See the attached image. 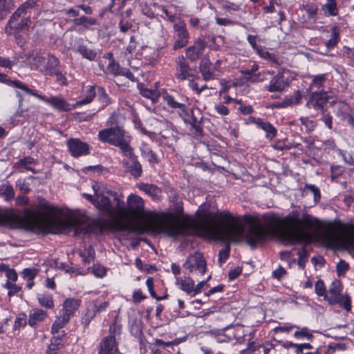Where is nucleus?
I'll return each instance as SVG.
<instances>
[{
	"instance_id": "obj_1",
	"label": "nucleus",
	"mask_w": 354,
	"mask_h": 354,
	"mask_svg": "<svg viewBox=\"0 0 354 354\" xmlns=\"http://www.w3.org/2000/svg\"><path fill=\"white\" fill-rule=\"evenodd\" d=\"M210 205L202 204L196 212V218H185L177 221L169 218L156 226V230L165 232L169 236H185L197 228L207 237L227 242L238 243L245 239L252 248H255L273 237L283 241L296 244L309 239V232H320L321 239L331 248H344V232H335L331 229L320 232L322 223L308 213L299 214L292 212L284 217L267 214L263 216L261 225L252 224L245 233L239 217L229 212L217 215L209 210Z\"/></svg>"
},
{
	"instance_id": "obj_2",
	"label": "nucleus",
	"mask_w": 354,
	"mask_h": 354,
	"mask_svg": "<svg viewBox=\"0 0 354 354\" xmlns=\"http://www.w3.org/2000/svg\"><path fill=\"white\" fill-rule=\"evenodd\" d=\"M94 196L88 194H83V196L91 201L103 214L109 216L117 225L127 216V212L122 200L114 198L113 205L107 196L111 192L102 183H94L92 185Z\"/></svg>"
},
{
	"instance_id": "obj_3",
	"label": "nucleus",
	"mask_w": 354,
	"mask_h": 354,
	"mask_svg": "<svg viewBox=\"0 0 354 354\" xmlns=\"http://www.w3.org/2000/svg\"><path fill=\"white\" fill-rule=\"evenodd\" d=\"M127 216L124 218L121 221H118V227L120 230H126L129 228V225L127 223L130 218H144L147 223V227L149 230L156 232L162 233L165 234V232L159 231L156 230V226L160 223L169 221L168 219L160 218L154 214H146L144 211V201L137 195L131 194L127 200Z\"/></svg>"
},
{
	"instance_id": "obj_4",
	"label": "nucleus",
	"mask_w": 354,
	"mask_h": 354,
	"mask_svg": "<svg viewBox=\"0 0 354 354\" xmlns=\"http://www.w3.org/2000/svg\"><path fill=\"white\" fill-rule=\"evenodd\" d=\"M46 222L50 227L58 232L74 227L84 234H91L95 227L93 224L78 226L77 218L73 215L53 207L47 208Z\"/></svg>"
},
{
	"instance_id": "obj_5",
	"label": "nucleus",
	"mask_w": 354,
	"mask_h": 354,
	"mask_svg": "<svg viewBox=\"0 0 354 354\" xmlns=\"http://www.w3.org/2000/svg\"><path fill=\"white\" fill-rule=\"evenodd\" d=\"M98 138L103 142H106L120 149L124 156H131L132 147L129 143L130 135L122 127L116 126L99 131Z\"/></svg>"
},
{
	"instance_id": "obj_6",
	"label": "nucleus",
	"mask_w": 354,
	"mask_h": 354,
	"mask_svg": "<svg viewBox=\"0 0 354 354\" xmlns=\"http://www.w3.org/2000/svg\"><path fill=\"white\" fill-rule=\"evenodd\" d=\"M189 274L194 276L203 275L207 269L206 261L201 252L190 254L183 265Z\"/></svg>"
},
{
	"instance_id": "obj_7",
	"label": "nucleus",
	"mask_w": 354,
	"mask_h": 354,
	"mask_svg": "<svg viewBox=\"0 0 354 354\" xmlns=\"http://www.w3.org/2000/svg\"><path fill=\"white\" fill-rule=\"evenodd\" d=\"M120 333V327L112 324L109 328V335L102 339L97 354H118L115 335Z\"/></svg>"
},
{
	"instance_id": "obj_8",
	"label": "nucleus",
	"mask_w": 354,
	"mask_h": 354,
	"mask_svg": "<svg viewBox=\"0 0 354 354\" xmlns=\"http://www.w3.org/2000/svg\"><path fill=\"white\" fill-rule=\"evenodd\" d=\"M100 68L106 73H110L113 75H124L130 78L132 74L128 70L122 69L119 64L115 62L113 55L108 53L104 55L102 59L99 63Z\"/></svg>"
},
{
	"instance_id": "obj_9",
	"label": "nucleus",
	"mask_w": 354,
	"mask_h": 354,
	"mask_svg": "<svg viewBox=\"0 0 354 354\" xmlns=\"http://www.w3.org/2000/svg\"><path fill=\"white\" fill-rule=\"evenodd\" d=\"M225 60L218 59L212 64L208 59H203L200 66V71L205 80H209L221 75L223 73L222 65L225 64Z\"/></svg>"
},
{
	"instance_id": "obj_10",
	"label": "nucleus",
	"mask_w": 354,
	"mask_h": 354,
	"mask_svg": "<svg viewBox=\"0 0 354 354\" xmlns=\"http://www.w3.org/2000/svg\"><path fill=\"white\" fill-rule=\"evenodd\" d=\"M289 86V82L285 77V71H279L270 81L266 89L271 93L282 92Z\"/></svg>"
},
{
	"instance_id": "obj_11",
	"label": "nucleus",
	"mask_w": 354,
	"mask_h": 354,
	"mask_svg": "<svg viewBox=\"0 0 354 354\" xmlns=\"http://www.w3.org/2000/svg\"><path fill=\"white\" fill-rule=\"evenodd\" d=\"M68 149L74 157L85 156L89 153L88 145L79 139L71 138L67 142Z\"/></svg>"
},
{
	"instance_id": "obj_12",
	"label": "nucleus",
	"mask_w": 354,
	"mask_h": 354,
	"mask_svg": "<svg viewBox=\"0 0 354 354\" xmlns=\"http://www.w3.org/2000/svg\"><path fill=\"white\" fill-rule=\"evenodd\" d=\"M37 1L38 0H28L21 5L11 16L9 24L17 20L21 15H31L32 12L37 11Z\"/></svg>"
},
{
	"instance_id": "obj_13",
	"label": "nucleus",
	"mask_w": 354,
	"mask_h": 354,
	"mask_svg": "<svg viewBox=\"0 0 354 354\" xmlns=\"http://www.w3.org/2000/svg\"><path fill=\"white\" fill-rule=\"evenodd\" d=\"M175 31V43L174 48L177 50L184 47L188 42V32L185 29V26L183 23L175 24L174 25Z\"/></svg>"
},
{
	"instance_id": "obj_14",
	"label": "nucleus",
	"mask_w": 354,
	"mask_h": 354,
	"mask_svg": "<svg viewBox=\"0 0 354 354\" xmlns=\"http://www.w3.org/2000/svg\"><path fill=\"white\" fill-rule=\"evenodd\" d=\"M39 100L46 102L59 111H68L73 109V106L69 104L64 98L59 96L46 97L41 95V97H39Z\"/></svg>"
},
{
	"instance_id": "obj_15",
	"label": "nucleus",
	"mask_w": 354,
	"mask_h": 354,
	"mask_svg": "<svg viewBox=\"0 0 354 354\" xmlns=\"http://www.w3.org/2000/svg\"><path fill=\"white\" fill-rule=\"evenodd\" d=\"M328 99L329 96L326 93H313L306 106L315 110L323 109Z\"/></svg>"
},
{
	"instance_id": "obj_16",
	"label": "nucleus",
	"mask_w": 354,
	"mask_h": 354,
	"mask_svg": "<svg viewBox=\"0 0 354 354\" xmlns=\"http://www.w3.org/2000/svg\"><path fill=\"white\" fill-rule=\"evenodd\" d=\"M191 75V68L187 63L185 57L178 56L176 61L175 76L178 80H186Z\"/></svg>"
},
{
	"instance_id": "obj_17",
	"label": "nucleus",
	"mask_w": 354,
	"mask_h": 354,
	"mask_svg": "<svg viewBox=\"0 0 354 354\" xmlns=\"http://www.w3.org/2000/svg\"><path fill=\"white\" fill-rule=\"evenodd\" d=\"M44 53V52L34 50L28 55L27 62L32 69L44 72L45 68Z\"/></svg>"
},
{
	"instance_id": "obj_18",
	"label": "nucleus",
	"mask_w": 354,
	"mask_h": 354,
	"mask_svg": "<svg viewBox=\"0 0 354 354\" xmlns=\"http://www.w3.org/2000/svg\"><path fill=\"white\" fill-rule=\"evenodd\" d=\"M206 47L205 42L198 39L186 50V56L192 61L196 60L203 53Z\"/></svg>"
},
{
	"instance_id": "obj_19",
	"label": "nucleus",
	"mask_w": 354,
	"mask_h": 354,
	"mask_svg": "<svg viewBox=\"0 0 354 354\" xmlns=\"http://www.w3.org/2000/svg\"><path fill=\"white\" fill-rule=\"evenodd\" d=\"M194 281L189 276L176 277L175 285L180 290L192 296Z\"/></svg>"
},
{
	"instance_id": "obj_20",
	"label": "nucleus",
	"mask_w": 354,
	"mask_h": 354,
	"mask_svg": "<svg viewBox=\"0 0 354 354\" xmlns=\"http://www.w3.org/2000/svg\"><path fill=\"white\" fill-rule=\"evenodd\" d=\"M125 156L129 158L130 160V162L123 160V164L125 165L128 171H129L135 178L140 176L142 173V167L138 161L136 156H134L133 150L131 151V156Z\"/></svg>"
},
{
	"instance_id": "obj_21",
	"label": "nucleus",
	"mask_w": 354,
	"mask_h": 354,
	"mask_svg": "<svg viewBox=\"0 0 354 354\" xmlns=\"http://www.w3.org/2000/svg\"><path fill=\"white\" fill-rule=\"evenodd\" d=\"M80 306V300L77 299H66L64 304L63 308L60 312L63 315L68 316L70 319L74 315L75 312L78 309Z\"/></svg>"
},
{
	"instance_id": "obj_22",
	"label": "nucleus",
	"mask_w": 354,
	"mask_h": 354,
	"mask_svg": "<svg viewBox=\"0 0 354 354\" xmlns=\"http://www.w3.org/2000/svg\"><path fill=\"white\" fill-rule=\"evenodd\" d=\"M252 122L255 124L257 127L261 129L266 132V136L267 138L272 139L276 136L277 130L270 123L266 122L261 118H253Z\"/></svg>"
},
{
	"instance_id": "obj_23",
	"label": "nucleus",
	"mask_w": 354,
	"mask_h": 354,
	"mask_svg": "<svg viewBox=\"0 0 354 354\" xmlns=\"http://www.w3.org/2000/svg\"><path fill=\"white\" fill-rule=\"evenodd\" d=\"M164 101L169 107L174 110H176L180 115L183 116L187 115V106H186V104L178 102L174 100V98L171 95H165Z\"/></svg>"
},
{
	"instance_id": "obj_24",
	"label": "nucleus",
	"mask_w": 354,
	"mask_h": 354,
	"mask_svg": "<svg viewBox=\"0 0 354 354\" xmlns=\"http://www.w3.org/2000/svg\"><path fill=\"white\" fill-rule=\"evenodd\" d=\"M47 316V313L42 309H32L29 314L28 324L31 327H35L42 322Z\"/></svg>"
},
{
	"instance_id": "obj_25",
	"label": "nucleus",
	"mask_w": 354,
	"mask_h": 354,
	"mask_svg": "<svg viewBox=\"0 0 354 354\" xmlns=\"http://www.w3.org/2000/svg\"><path fill=\"white\" fill-rule=\"evenodd\" d=\"M327 301L330 304H339L344 308L347 312L351 310V300L348 295H341L337 298H328Z\"/></svg>"
},
{
	"instance_id": "obj_26",
	"label": "nucleus",
	"mask_w": 354,
	"mask_h": 354,
	"mask_svg": "<svg viewBox=\"0 0 354 354\" xmlns=\"http://www.w3.org/2000/svg\"><path fill=\"white\" fill-rule=\"evenodd\" d=\"M17 214L12 209L0 211V225H10L16 222Z\"/></svg>"
},
{
	"instance_id": "obj_27",
	"label": "nucleus",
	"mask_w": 354,
	"mask_h": 354,
	"mask_svg": "<svg viewBox=\"0 0 354 354\" xmlns=\"http://www.w3.org/2000/svg\"><path fill=\"white\" fill-rule=\"evenodd\" d=\"M80 256L82 258L86 266H89L92 263L95 256V250L91 245H85L83 250L79 252Z\"/></svg>"
},
{
	"instance_id": "obj_28",
	"label": "nucleus",
	"mask_w": 354,
	"mask_h": 354,
	"mask_svg": "<svg viewBox=\"0 0 354 354\" xmlns=\"http://www.w3.org/2000/svg\"><path fill=\"white\" fill-rule=\"evenodd\" d=\"M44 72H52L59 64V60L55 56L44 53Z\"/></svg>"
},
{
	"instance_id": "obj_29",
	"label": "nucleus",
	"mask_w": 354,
	"mask_h": 354,
	"mask_svg": "<svg viewBox=\"0 0 354 354\" xmlns=\"http://www.w3.org/2000/svg\"><path fill=\"white\" fill-rule=\"evenodd\" d=\"M312 147L330 151L335 150V145L332 140L322 141L319 139H315L312 143Z\"/></svg>"
},
{
	"instance_id": "obj_30",
	"label": "nucleus",
	"mask_w": 354,
	"mask_h": 354,
	"mask_svg": "<svg viewBox=\"0 0 354 354\" xmlns=\"http://www.w3.org/2000/svg\"><path fill=\"white\" fill-rule=\"evenodd\" d=\"M139 188L154 199H158L161 195V190L157 186L149 184H141Z\"/></svg>"
},
{
	"instance_id": "obj_31",
	"label": "nucleus",
	"mask_w": 354,
	"mask_h": 354,
	"mask_svg": "<svg viewBox=\"0 0 354 354\" xmlns=\"http://www.w3.org/2000/svg\"><path fill=\"white\" fill-rule=\"evenodd\" d=\"M10 85L21 90L24 93L28 94L39 99V97H41V95L37 93L36 90L32 89L28 86L26 84L21 82L19 80H12L10 81Z\"/></svg>"
},
{
	"instance_id": "obj_32",
	"label": "nucleus",
	"mask_w": 354,
	"mask_h": 354,
	"mask_svg": "<svg viewBox=\"0 0 354 354\" xmlns=\"http://www.w3.org/2000/svg\"><path fill=\"white\" fill-rule=\"evenodd\" d=\"M154 7L161 12L160 16L164 19H167L171 22H174L176 19V15L172 12V7H165L162 6H157L154 4Z\"/></svg>"
},
{
	"instance_id": "obj_33",
	"label": "nucleus",
	"mask_w": 354,
	"mask_h": 354,
	"mask_svg": "<svg viewBox=\"0 0 354 354\" xmlns=\"http://www.w3.org/2000/svg\"><path fill=\"white\" fill-rule=\"evenodd\" d=\"M109 306L108 301H100L96 300L91 310H88L86 316L92 319L97 313L104 311Z\"/></svg>"
},
{
	"instance_id": "obj_34",
	"label": "nucleus",
	"mask_w": 354,
	"mask_h": 354,
	"mask_svg": "<svg viewBox=\"0 0 354 354\" xmlns=\"http://www.w3.org/2000/svg\"><path fill=\"white\" fill-rule=\"evenodd\" d=\"M37 298L39 304L46 308H53L54 307V302L53 295L50 293L38 294Z\"/></svg>"
},
{
	"instance_id": "obj_35",
	"label": "nucleus",
	"mask_w": 354,
	"mask_h": 354,
	"mask_svg": "<svg viewBox=\"0 0 354 354\" xmlns=\"http://www.w3.org/2000/svg\"><path fill=\"white\" fill-rule=\"evenodd\" d=\"M15 7L13 0H0V21L12 10Z\"/></svg>"
},
{
	"instance_id": "obj_36",
	"label": "nucleus",
	"mask_w": 354,
	"mask_h": 354,
	"mask_svg": "<svg viewBox=\"0 0 354 354\" xmlns=\"http://www.w3.org/2000/svg\"><path fill=\"white\" fill-rule=\"evenodd\" d=\"M322 10L326 15L336 16L338 14L336 1L326 0V3L322 6Z\"/></svg>"
},
{
	"instance_id": "obj_37",
	"label": "nucleus",
	"mask_w": 354,
	"mask_h": 354,
	"mask_svg": "<svg viewBox=\"0 0 354 354\" xmlns=\"http://www.w3.org/2000/svg\"><path fill=\"white\" fill-rule=\"evenodd\" d=\"M69 321L68 316H64L60 313L59 316L56 318L53 324L51 331L53 335L59 333V330L62 328Z\"/></svg>"
},
{
	"instance_id": "obj_38",
	"label": "nucleus",
	"mask_w": 354,
	"mask_h": 354,
	"mask_svg": "<svg viewBox=\"0 0 354 354\" xmlns=\"http://www.w3.org/2000/svg\"><path fill=\"white\" fill-rule=\"evenodd\" d=\"M73 22L77 26L82 25L86 29H90L93 26L98 24L97 21L92 17H81L77 19H75Z\"/></svg>"
},
{
	"instance_id": "obj_39",
	"label": "nucleus",
	"mask_w": 354,
	"mask_h": 354,
	"mask_svg": "<svg viewBox=\"0 0 354 354\" xmlns=\"http://www.w3.org/2000/svg\"><path fill=\"white\" fill-rule=\"evenodd\" d=\"M342 290V286L339 281L335 280L332 282L330 286L328 292L330 296H327L328 298H337L339 295H341V292Z\"/></svg>"
},
{
	"instance_id": "obj_40",
	"label": "nucleus",
	"mask_w": 354,
	"mask_h": 354,
	"mask_svg": "<svg viewBox=\"0 0 354 354\" xmlns=\"http://www.w3.org/2000/svg\"><path fill=\"white\" fill-rule=\"evenodd\" d=\"M95 87L91 86L86 91V96L82 100L77 102V105L81 106L90 103L95 95Z\"/></svg>"
},
{
	"instance_id": "obj_41",
	"label": "nucleus",
	"mask_w": 354,
	"mask_h": 354,
	"mask_svg": "<svg viewBox=\"0 0 354 354\" xmlns=\"http://www.w3.org/2000/svg\"><path fill=\"white\" fill-rule=\"evenodd\" d=\"M294 337L297 339H310L313 337V335L307 328L304 327L296 330L294 333Z\"/></svg>"
},
{
	"instance_id": "obj_42",
	"label": "nucleus",
	"mask_w": 354,
	"mask_h": 354,
	"mask_svg": "<svg viewBox=\"0 0 354 354\" xmlns=\"http://www.w3.org/2000/svg\"><path fill=\"white\" fill-rule=\"evenodd\" d=\"M78 51L82 55L83 57L90 61L94 60L96 57V53L94 50L87 48L86 47L83 46L79 47Z\"/></svg>"
},
{
	"instance_id": "obj_43",
	"label": "nucleus",
	"mask_w": 354,
	"mask_h": 354,
	"mask_svg": "<svg viewBox=\"0 0 354 354\" xmlns=\"http://www.w3.org/2000/svg\"><path fill=\"white\" fill-rule=\"evenodd\" d=\"M38 273L39 270L36 268H25L22 271V275L26 281H33Z\"/></svg>"
},
{
	"instance_id": "obj_44",
	"label": "nucleus",
	"mask_w": 354,
	"mask_h": 354,
	"mask_svg": "<svg viewBox=\"0 0 354 354\" xmlns=\"http://www.w3.org/2000/svg\"><path fill=\"white\" fill-rule=\"evenodd\" d=\"M315 290L318 296L324 297L327 300L326 287L322 280H318L315 285Z\"/></svg>"
},
{
	"instance_id": "obj_45",
	"label": "nucleus",
	"mask_w": 354,
	"mask_h": 354,
	"mask_svg": "<svg viewBox=\"0 0 354 354\" xmlns=\"http://www.w3.org/2000/svg\"><path fill=\"white\" fill-rule=\"evenodd\" d=\"M142 155L146 157L149 162H153L155 160V156L151 149L146 145L142 144L140 147Z\"/></svg>"
},
{
	"instance_id": "obj_46",
	"label": "nucleus",
	"mask_w": 354,
	"mask_h": 354,
	"mask_svg": "<svg viewBox=\"0 0 354 354\" xmlns=\"http://www.w3.org/2000/svg\"><path fill=\"white\" fill-rule=\"evenodd\" d=\"M1 270L5 271L6 277L12 282L17 280V274L14 269H10L6 266L1 267Z\"/></svg>"
},
{
	"instance_id": "obj_47",
	"label": "nucleus",
	"mask_w": 354,
	"mask_h": 354,
	"mask_svg": "<svg viewBox=\"0 0 354 354\" xmlns=\"http://www.w3.org/2000/svg\"><path fill=\"white\" fill-rule=\"evenodd\" d=\"M4 287L9 290L8 293L9 297L14 295L15 294L19 292L21 290V288L19 286H17L15 283H13L12 282L9 281H8L5 283Z\"/></svg>"
},
{
	"instance_id": "obj_48",
	"label": "nucleus",
	"mask_w": 354,
	"mask_h": 354,
	"mask_svg": "<svg viewBox=\"0 0 354 354\" xmlns=\"http://www.w3.org/2000/svg\"><path fill=\"white\" fill-rule=\"evenodd\" d=\"M339 32L337 28H333L332 37L326 42V46L328 48H333L335 46L338 41Z\"/></svg>"
},
{
	"instance_id": "obj_49",
	"label": "nucleus",
	"mask_w": 354,
	"mask_h": 354,
	"mask_svg": "<svg viewBox=\"0 0 354 354\" xmlns=\"http://www.w3.org/2000/svg\"><path fill=\"white\" fill-rule=\"evenodd\" d=\"M348 267H349V266H348V263H346V261H342V260L340 261L337 264V266H336L337 272L338 276L344 275L346 272L348 270Z\"/></svg>"
},
{
	"instance_id": "obj_50",
	"label": "nucleus",
	"mask_w": 354,
	"mask_h": 354,
	"mask_svg": "<svg viewBox=\"0 0 354 354\" xmlns=\"http://www.w3.org/2000/svg\"><path fill=\"white\" fill-rule=\"evenodd\" d=\"M301 122L307 131H313L316 127V122L308 118H301Z\"/></svg>"
},
{
	"instance_id": "obj_51",
	"label": "nucleus",
	"mask_w": 354,
	"mask_h": 354,
	"mask_svg": "<svg viewBox=\"0 0 354 354\" xmlns=\"http://www.w3.org/2000/svg\"><path fill=\"white\" fill-rule=\"evenodd\" d=\"M26 324V316L25 314L19 315L15 322V329H20Z\"/></svg>"
},
{
	"instance_id": "obj_52",
	"label": "nucleus",
	"mask_w": 354,
	"mask_h": 354,
	"mask_svg": "<svg viewBox=\"0 0 354 354\" xmlns=\"http://www.w3.org/2000/svg\"><path fill=\"white\" fill-rule=\"evenodd\" d=\"M146 285H147V287L150 292V295L153 298L156 299L157 300H161L166 297H163L160 298V297H156L155 291L153 290V279L152 277H149L147 279Z\"/></svg>"
},
{
	"instance_id": "obj_53",
	"label": "nucleus",
	"mask_w": 354,
	"mask_h": 354,
	"mask_svg": "<svg viewBox=\"0 0 354 354\" xmlns=\"http://www.w3.org/2000/svg\"><path fill=\"white\" fill-rule=\"evenodd\" d=\"M1 190L3 192V194L6 196L7 199H11L14 198V190L12 187L10 185L5 184L2 185Z\"/></svg>"
},
{
	"instance_id": "obj_54",
	"label": "nucleus",
	"mask_w": 354,
	"mask_h": 354,
	"mask_svg": "<svg viewBox=\"0 0 354 354\" xmlns=\"http://www.w3.org/2000/svg\"><path fill=\"white\" fill-rule=\"evenodd\" d=\"M299 259H298V266L304 269L305 267L306 262L308 258V253L305 250L299 251L298 252Z\"/></svg>"
},
{
	"instance_id": "obj_55",
	"label": "nucleus",
	"mask_w": 354,
	"mask_h": 354,
	"mask_svg": "<svg viewBox=\"0 0 354 354\" xmlns=\"http://www.w3.org/2000/svg\"><path fill=\"white\" fill-rule=\"evenodd\" d=\"M93 272L97 277H103L106 274V269L102 266L94 265Z\"/></svg>"
},
{
	"instance_id": "obj_56",
	"label": "nucleus",
	"mask_w": 354,
	"mask_h": 354,
	"mask_svg": "<svg viewBox=\"0 0 354 354\" xmlns=\"http://www.w3.org/2000/svg\"><path fill=\"white\" fill-rule=\"evenodd\" d=\"M141 94L144 97L152 100V101H154L155 99L158 96L156 91H155V90H150V89H148V88H143V89H142L141 90Z\"/></svg>"
},
{
	"instance_id": "obj_57",
	"label": "nucleus",
	"mask_w": 354,
	"mask_h": 354,
	"mask_svg": "<svg viewBox=\"0 0 354 354\" xmlns=\"http://www.w3.org/2000/svg\"><path fill=\"white\" fill-rule=\"evenodd\" d=\"M305 189L311 192L314 195V200L317 201L320 198V192L319 189L313 185H306Z\"/></svg>"
},
{
	"instance_id": "obj_58",
	"label": "nucleus",
	"mask_w": 354,
	"mask_h": 354,
	"mask_svg": "<svg viewBox=\"0 0 354 354\" xmlns=\"http://www.w3.org/2000/svg\"><path fill=\"white\" fill-rule=\"evenodd\" d=\"M266 73L260 72L258 74L251 75L250 80L252 82H261L266 80Z\"/></svg>"
},
{
	"instance_id": "obj_59",
	"label": "nucleus",
	"mask_w": 354,
	"mask_h": 354,
	"mask_svg": "<svg viewBox=\"0 0 354 354\" xmlns=\"http://www.w3.org/2000/svg\"><path fill=\"white\" fill-rule=\"evenodd\" d=\"M131 22L127 19H125L124 17L120 22V29L122 32H126L128 30L131 28Z\"/></svg>"
},
{
	"instance_id": "obj_60",
	"label": "nucleus",
	"mask_w": 354,
	"mask_h": 354,
	"mask_svg": "<svg viewBox=\"0 0 354 354\" xmlns=\"http://www.w3.org/2000/svg\"><path fill=\"white\" fill-rule=\"evenodd\" d=\"M286 274V270L280 266L272 272L273 277L276 278L278 280L282 279Z\"/></svg>"
},
{
	"instance_id": "obj_61",
	"label": "nucleus",
	"mask_w": 354,
	"mask_h": 354,
	"mask_svg": "<svg viewBox=\"0 0 354 354\" xmlns=\"http://www.w3.org/2000/svg\"><path fill=\"white\" fill-rule=\"evenodd\" d=\"M325 80V75H319L314 77L313 80V86L319 88L322 87L324 82Z\"/></svg>"
},
{
	"instance_id": "obj_62",
	"label": "nucleus",
	"mask_w": 354,
	"mask_h": 354,
	"mask_svg": "<svg viewBox=\"0 0 354 354\" xmlns=\"http://www.w3.org/2000/svg\"><path fill=\"white\" fill-rule=\"evenodd\" d=\"M216 111L221 115H227L229 114V109L223 104H217L214 106Z\"/></svg>"
},
{
	"instance_id": "obj_63",
	"label": "nucleus",
	"mask_w": 354,
	"mask_h": 354,
	"mask_svg": "<svg viewBox=\"0 0 354 354\" xmlns=\"http://www.w3.org/2000/svg\"><path fill=\"white\" fill-rule=\"evenodd\" d=\"M50 344L60 348L64 345V339L59 335H54L50 340Z\"/></svg>"
},
{
	"instance_id": "obj_64",
	"label": "nucleus",
	"mask_w": 354,
	"mask_h": 354,
	"mask_svg": "<svg viewBox=\"0 0 354 354\" xmlns=\"http://www.w3.org/2000/svg\"><path fill=\"white\" fill-rule=\"evenodd\" d=\"M221 88L219 91V95H225L228 93L232 84L227 83L224 80H221Z\"/></svg>"
}]
</instances>
